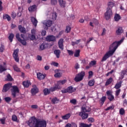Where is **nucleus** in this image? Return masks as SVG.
<instances>
[{
    "instance_id": "nucleus-1",
    "label": "nucleus",
    "mask_w": 127,
    "mask_h": 127,
    "mask_svg": "<svg viewBox=\"0 0 127 127\" xmlns=\"http://www.w3.org/2000/svg\"><path fill=\"white\" fill-rule=\"evenodd\" d=\"M124 42V39H122L120 41H115L113 42L110 46V49L113 50L108 51L106 53V54L103 57L101 61V63L103 64V62H105L107 60V59H108V58H110L111 56H113L114 55V53H115L116 50L118 49V47L120 46V44H122Z\"/></svg>"
},
{
    "instance_id": "nucleus-2",
    "label": "nucleus",
    "mask_w": 127,
    "mask_h": 127,
    "mask_svg": "<svg viewBox=\"0 0 127 127\" xmlns=\"http://www.w3.org/2000/svg\"><path fill=\"white\" fill-rule=\"evenodd\" d=\"M30 127H46L47 123L45 120H40L36 118L31 117L27 123Z\"/></svg>"
},
{
    "instance_id": "nucleus-3",
    "label": "nucleus",
    "mask_w": 127,
    "mask_h": 127,
    "mask_svg": "<svg viewBox=\"0 0 127 127\" xmlns=\"http://www.w3.org/2000/svg\"><path fill=\"white\" fill-rule=\"evenodd\" d=\"M115 6V4L113 2H109L108 3V7L107 8V11L105 13V18L106 20H109L110 18L112 17L113 15V11H112V8Z\"/></svg>"
},
{
    "instance_id": "nucleus-4",
    "label": "nucleus",
    "mask_w": 127,
    "mask_h": 127,
    "mask_svg": "<svg viewBox=\"0 0 127 127\" xmlns=\"http://www.w3.org/2000/svg\"><path fill=\"white\" fill-rule=\"evenodd\" d=\"M61 89H62V87L60 86L59 84H55L54 87H51L49 89L48 88H45L43 90V93L45 96H47V95L50 94V92H55V91Z\"/></svg>"
},
{
    "instance_id": "nucleus-5",
    "label": "nucleus",
    "mask_w": 127,
    "mask_h": 127,
    "mask_svg": "<svg viewBox=\"0 0 127 127\" xmlns=\"http://www.w3.org/2000/svg\"><path fill=\"white\" fill-rule=\"evenodd\" d=\"M20 36L23 40L20 38ZM16 38L17 39L18 41H19V42L22 45H24V46L26 45L27 43L26 40L24 39V34H21L20 35L19 33H17L16 34Z\"/></svg>"
},
{
    "instance_id": "nucleus-6",
    "label": "nucleus",
    "mask_w": 127,
    "mask_h": 127,
    "mask_svg": "<svg viewBox=\"0 0 127 127\" xmlns=\"http://www.w3.org/2000/svg\"><path fill=\"white\" fill-rule=\"evenodd\" d=\"M76 88L73 87L72 86H68L67 88L64 89L61 91L63 94H66V93H68L69 94H72L74 92H76Z\"/></svg>"
},
{
    "instance_id": "nucleus-7",
    "label": "nucleus",
    "mask_w": 127,
    "mask_h": 127,
    "mask_svg": "<svg viewBox=\"0 0 127 127\" xmlns=\"http://www.w3.org/2000/svg\"><path fill=\"white\" fill-rule=\"evenodd\" d=\"M11 89V95L13 98L16 97V94L19 93V89L17 86H13Z\"/></svg>"
},
{
    "instance_id": "nucleus-8",
    "label": "nucleus",
    "mask_w": 127,
    "mask_h": 127,
    "mask_svg": "<svg viewBox=\"0 0 127 127\" xmlns=\"http://www.w3.org/2000/svg\"><path fill=\"white\" fill-rule=\"evenodd\" d=\"M39 92V89L36 85H33L32 86V88L31 89V94L32 96H35L36 94Z\"/></svg>"
},
{
    "instance_id": "nucleus-9",
    "label": "nucleus",
    "mask_w": 127,
    "mask_h": 127,
    "mask_svg": "<svg viewBox=\"0 0 127 127\" xmlns=\"http://www.w3.org/2000/svg\"><path fill=\"white\" fill-rule=\"evenodd\" d=\"M18 52H19V50L18 49H16V50H14L12 54L13 57L16 62H19V58H18Z\"/></svg>"
},
{
    "instance_id": "nucleus-10",
    "label": "nucleus",
    "mask_w": 127,
    "mask_h": 127,
    "mask_svg": "<svg viewBox=\"0 0 127 127\" xmlns=\"http://www.w3.org/2000/svg\"><path fill=\"white\" fill-rule=\"evenodd\" d=\"M84 77H85V71H82L76 75L74 80H83Z\"/></svg>"
},
{
    "instance_id": "nucleus-11",
    "label": "nucleus",
    "mask_w": 127,
    "mask_h": 127,
    "mask_svg": "<svg viewBox=\"0 0 127 127\" xmlns=\"http://www.w3.org/2000/svg\"><path fill=\"white\" fill-rule=\"evenodd\" d=\"M78 116L80 117L83 120H87V119L89 118V114L83 112L82 111L78 113Z\"/></svg>"
},
{
    "instance_id": "nucleus-12",
    "label": "nucleus",
    "mask_w": 127,
    "mask_h": 127,
    "mask_svg": "<svg viewBox=\"0 0 127 127\" xmlns=\"http://www.w3.org/2000/svg\"><path fill=\"white\" fill-rule=\"evenodd\" d=\"M44 27H45V29H48V27H50L51 25H52V21L49 20H45L43 22Z\"/></svg>"
},
{
    "instance_id": "nucleus-13",
    "label": "nucleus",
    "mask_w": 127,
    "mask_h": 127,
    "mask_svg": "<svg viewBox=\"0 0 127 127\" xmlns=\"http://www.w3.org/2000/svg\"><path fill=\"white\" fill-rule=\"evenodd\" d=\"M106 94L108 96V99L109 100L110 102L114 101L115 100V97L113 95V93L110 90H108L106 92Z\"/></svg>"
},
{
    "instance_id": "nucleus-14",
    "label": "nucleus",
    "mask_w": 127,
    "mask_h": 127,
    "mask_svg": "<svg viewBox=\"0 0 127 127\" xmlns=\"http://www.w3.org/2000/svg\"><path fill=\"white\" fill-rule=\"evenodd\" d=\"M11 85L12 84L10 83H8L4 84V85L3 87L2 92H3V93H5L7 92V91H8V90L10 89V87H11Z\"/></svg>"
},
{
    "instance_id": "nucleus-15",
    "label": "nucleus",
    "mask_w": 127,
    "mask_h": 127,
    "mask_svg": "<svg viewBox=\"0 0 127 127\" xmlns=\"http://www.w3.org/2000/svg\"><path fill=\"white\" fill-rule=\"evenodd\" d=\"M63 43H64V39L61 38L58 42L59 47L60 49H61V50H63L64 49V45Z\"/></svg>"
},
{
    "instance_id": "nucleus-16",
    "label": "nucleus",
    "mask_w": 127,
    "mask_h": 127,
    "mask_svg": "<svg viewBox=\"0 0 127 127\" xmlns=\"http://www.w3.org/2000/svg\"><path fill=\"white\" fill-rule=\"evenodd\" d=\"M46 39L47 41H49V42L51 41H53V42L56 41V37H55V36L53 35H50V36H47Z\"/></svg>"
},
{
    "instance_id": "nucleus-17",
    "label": "nucleus",
    "mask_w": 127,
    "mask_h": 127,
    "mask_svg": "<svg viewBox=\"0 0 127 127\" xmlns=\"http://www.w3.org/2000/svg\"><path fill=\"white\" fill-rule=\"evenodd\" d=\"M81 112L84 113H90L91 112V108L89 106L82 107H81Z\"/></svg>"
},
{
    "instance_id": "nucleus-18",
    "label": "nucleus",
    "mask_w": 127,
    "mask_h": 127,
    "mask_svg": "<svg viewBox=\"0 0 127 127\" xmlns=\"http://www.w3.org/2000/svg\"><path fill=\"white\" fill-rule=\"evenodd\" d=\"M37 77L39 80H44L45 77H46V74H43L40 72H38L37 74Z\"/></svg>"
},
{
    "instance_id": "nucleus-19",
    "label": "nucleus",
    "mask_w": 127,
    "mask_h": 127,
    "mask_svg": "<svg viewBox=\"0 0 127 127\" xmlns=\"http://www.w3.org/2000/svg\"><path fill=\"white\" fill-rule=\"evenodd\" d=\"M92 22H90L89 24L90 26L94 27V25L93 24H95V25H98L99 24V20H97L96 18H93L92 19Z\"/></svg>"
},
{
    "instance_id": "nucleus-20",
    "label": "nucleus",
    "mask_w": 127,
    "mask_h": 127,
    "mask_svg": "<svg viewBox=\"0 0 127 127\" xmlns=\"http://www.w3.org/2000/svg\"><path fill=\"white\" fill-rule=\"evenodd\" d=\"M31 21L33 25H34L35 27H36V26H37V23H38V21H37L36 18L34 17H31Z\"/></svg>"
},
{
    "instance_id": "nucleus-21",
    "label": "nucleus",
    "mask_w": 127,
    "mask_h": 127,
    "mask_svg": "<svg viewBox=\"0 0 127 127\" xmlns=\"http://www.w3.org/2000/svg\"><path fill=\"white\" fill-rule=\"evenodd\" d=\"M18 28L21 33H23L24 34L26 33V29L24 27H22V25H19Z\"/></svg>"
},
{
    "instance_id": "nucleus-22",
    "label": "nucleus",
    "mask_w": 127,
    "mask_h": 127,
    "mask_svg": "<svg viewBox=\"0 0 127 127\" xmlns=\"http://www.w3.org/2000/svg\"><path fill=\"white\" fill-rule=\"evenodd\" d=\"M31 85V83L30 80H25L23 82V86L25 88H28Z\"/></svg>"
},
{
    "instance_id": "nucleus-23",
    "label": "nucleus",
    "mask_w": 127,
    "mask_h": 127,
    "mask_svg": "<svg viewBox=\"0 0 127 127\" xmlns=\"http://www.w3.org/2000/svg\"><path fill=\"white\" fill-rule=\"evenodd\" d=\"M122 84H123V81L121 80L120 81H117L114 87L115 89H116V90L120 89V88L122 87Z\"/></svg>"
},
{
    "instance_id": "nucleus-24",
    "label": "nucleus",
    "mask_w": 127,
    "mask_h": 127,
    "mask_svg": "<svg viewBox=\"0 0 127 127\" xmlns=\"http://www.w3.org/2000/svg\"><path fill=\"white\" fill-rule=\"evenodd\" d=\"M124 32V30L123 29V27H118L117 30L116 31V33L117 35H121L122 33Z\"/></svg>"
},
{
    "instance_id": "nucleus-25",
    "label": "nucleus",
    "mask_w": 127,
    "mask_h": 127,
    "mask_svg": "<svg viewBox=\"0 0 127 127\" xmlns=\"http://www.w3.org/2000/svg\"><path fill=\"white\" fill-rule=\"evenodd\" d=\"M47 44L45 43H42L39 48V50L40 51H42L43 50H44L45 49H46L47 48Z\"/></svg>"
},
{
    "instance_id": "nucleus-26",
    "label": "nucleus",
    "mask_w": 127,
    "mask_h": 127,
    "mask_svg": "<svg viewBox=\"0 0 127 127\" xmlns=\"http://www.w3.org/2000/svg\"><path fill=\"white\" fill-rule=\"evenodd\" d=\"M61 7L64 8L66 6V1L64 0H58Z\"/></svg>"
},
{
    "instance_id": "nucleus-27",
    "label": "nucleus",
    "mask_w": 127,
    "mask_h": 127,
    "mask_svg": "<svg viewBox=\"0 0 127 127\" xmlns=\"http://www.w3.org/2000/svg\"><path fill=\"white\" fill-rule=\"evenodd\" d=\"M61 53V51H60V50H55L54 51V54H55V55H56L57 58H60Z\"/></svg>"
},
{
    "instance_id": "nucleus-28",
    "label": "nucleus",
    "mask_w": 127,
    "mask_h": 127,
    "mask_svg": "<svg viewBox=\"0 0 127 127\" xmlns=\"http://www.w3.org/2000/svg\"><path fill=\"white\" fill-rule=\"evenodd\" d=\"M60 101V100H59V99H58L56 97H55L53 98V99L51 100V102H52V104L55 105V104H58L59 103Z\"/></svg>"
},
{
    "instance_id": "nucleus-29",
    "label": "nucleus",
    "mask_w": 127,
    "mask_h": 127,
    "mask_svg": "<svg viewBox=\"0 0 127 127\" xmlns=\"http://www.w3.org/2000/svg\"><path fill=\"white\" fill-rule=\"evenodd\" d=\"M28 10L30 12H32V11H35L36 10V5H33L28 8Z\"/></svg>"
},
{
    "instance_id": "nucleus-30",
    "label": "nucleus",
    "mask_w": 127,
    "mask_h": 127,
    "mask_svg": "<svg viewBox=\"0 0 127 127\" xmlns=\"http://www.w3.org/2000/svg\"><path fill=\"white\" fill-rule=\"evenodd\" d=\"M92 127V124H87L84 123L79 124V127Z\"/></svg>"
},
{
    "instance_id": "nucleus-31",
    "label": "nucleus",
    "mask_w": 127,
    "mask_h": 127,
    "mask_svg": "<svg viewBox=\"0 0 127 127\" xmlns=\"http://www.w3.org/2000/svg\"><path fill=\"white\" fill-rule=\"evenodd\" d=\"M50 17L53 20H56V18H57V15L56 14V13H52L50 14Z\"/></svg>"
},
{
    "instance_id": "nucleus-32",
    "label": "nucleus",
    "mask_w": 127,
    "mask_h": 127,
    "mask_svg": "<svg viewBox=\"0 0 127 127\" xmlns=\"http://www.w3.org/2000/svg\"><path fill=\"white\" fill-rule=\"evenodd\" d=\"M71 117V114L68 113L62 117L63 120H69Z\"/></svg>"
},
{
    "instance_id": "nucleus-33",
    "label": "nucleus",
    "mask_w": 127,
    "mask_h": 127,
    "mask_svg": "<svg viewBox=\"0 0 127 127\" xmlns=\"http://www.w3.org/2000/svg\"><path fill=\"white\" fill-rule=\"evenodd\" d=\"M121 18H122V17L120 15V14H117V13L115 14V16H114V20L115 21H119V20H120L121 19Z\"/></svg>"
},
{
    "instance_id": "nucleus-34",
    "label": "nucleus",
    "mask_w": 127,
    "mask_h": 127,
    "mask_svg": "<svg viewBox=\"0 0 127 127\" xmlns=\"http://www.w3.org/2000/svg\"><path fill=\"white\" fill-rule=\"evenodd\" d=\"M3 19H7L8 21H10V16L7 14H4L3 15Z\"/></svg>"
},
{
    "instance_id": "nucleus-35",
    "label": "nucleus",
    "mask_w": 127,
    "mask_h": 127,
    "mask_svg": "<svg viewBox=\"0 0 127 127\" xmlns=\"http://www.w3.org/2000/svg\"><path fill=\"white\" fill-rule=\"evenodd\" d=\"M125 75H126V71L125 70H122L119 77V80H123V79L125 78Z\"/></svg>"
},
{
    "instance_id": "nucleus-36",
    "label": "nucleus",
    "mask_w": 127,
    "mask_h": 127,
    "mask_svg": "<svg viewBox=\"0 0 127 127\" xmlns=\"http://www.w3.org/2000/svg\"><path fill=\"white\" fill-rule=\"evenodd\" d=\"M64 127H77V125L75 123L67 124Z\"/></svg>"
},
{
    "instance_id": "nucleus-37",
    "label": "nucleus",
    "mask_w": 127,
    "mask_h": 127,
    "mask_svg": "<svg viewBox=\"0 0 127 127\" xmlns=\"http://www.w3.org/2000/svg\"><path fill=\"white\" fill-rule=\"evenodd\" d=\"M107 99V97L106 96H103L101 99H100V103L101 105L103 106L104 105V103H105V101Z\"/></svg>"
},
{
    "instance_id": "nucleus-38",
    "label": "nucleus",
    "mask_w": 127,
    "mask_h": 127,
    "mask_svg": "<svg viewBox=\"0 0 127 127\" xmlns=\"http://www.w3.org/2000/svg\"><path fill=\"white\" fill-rule=\"evenodd\" d=\"M80 50H76L74 54V57H79L80 56Z\"/></svg>"
},
{
    "instance_id": "nucleus-39",
    "label": "nucleus",
    "mask_w": 127,
    "mask_h": 127,
    "mask_svg": "<svg viewBox=\"0 0 127 127\" xmlns=\"http://www.w3.org/2000/svg\"><path fill=\"white\" fill-rule=\"evenodd\" d=\"M13 68L16 72H20V69L17 67V65L16 64H14L13 66Z\"/></svg>"
},
{
    "instance_id": "nucleus-40",
    "label": "nucleus",
    "mask_w": 127,
    "mask_h": 127,
    "mask_svg": "<svg viewBox=\"0 0 127 127\" xmlns=\"http://www.w3.org/2000/svg\"><path fill=\"white\" fill-rule=\"evenodd\" d=\"M4 71H6V68L3 65H0V73H2Z\"/></svg>"
},
{
    "instance_id": "nucleus-41",
    "label": "nucleus",
    "mask_w": 127,
    "mask_h": 127,
    "mask_svg": "<svg viewBox=\"0 0 127 127\" xmlns=\"http://www.w3.org/2000/svg\"><path fill=\"white\" fill-rule=\"evenodd\" d=\"M96 64H97V61H92L89 63V66L90 67H92V66H95V65H96Z\"/></svg>"
},
{
    "instance_id": "nucleus-42",
    "label": "nucleus",
    "mask_w": 127,
    "mask_h": 127,
    "mask_svg": "<svg viewBox=\"0 0 127 127\" xmlns=\"http://www.w3.org/2000/svg\"><path fill=\"white\" fill-rule=\"evenodd\" d=\"M14 37V35L12 33L10 34L9 36H8V39L11 42L13 40V38Z\"/></svg>"
},
{
    "instance_id": "nucleus-43",
    "label": "nucleus",
    "mask_w": 127,
    "mask_h": 127,
    "mask_svg": "<svg viewBox=\"0 0 127 127\" xmlns=\"http://www.w3.org/2000/svg\"><path fill=\"white\" fill-rule=\"evenodd\" d=\"M126 113V111H125V109L124 108H121L119 111V114L121 116H124L125 115V113Z\"/></svg>"
},
{
    "instance_id": "nucleus-44",
    "label": "nucleus",
    "mask_w": 127,
    "mask_h": 127,
    "mask_svg": "<svg viewBox=\"0 0 127 127\" xmlns=\"http://www.w3.org/2000/svg\"><path fill=\"white\" fill-rule=\"evenodd\" d=\"M80 42H81V39H79L76 40V42H71V45H72V46H74L75 45L79 44V43H80Z\"/></svg>"
},
{
    "instance_id": "nucleus-45",
    "label": "nucleus",
    "mask_w": 127,
    "mask_h": 127,
    "mask_svg": "<svg viewBox=\"0 0 127 127\" xmlns=\"http://www.w3.org/2000/svg\"><path fill=\"white\" fill-rule=\"evenodd\" d=\"M88 85L90 87H93V86L95 84V80H90L88 82Z\"/></svg>"
},
{
    "instance_id": "nucleus-46",
    "label": "nucleus",
    "mask_w": 127,
    "mask_h": 127,
    "mask_svg": "<svg viewBox=\"0 0 127 127\" xmlns=\"http://www.w3.org/2000/svg\"><path fill=\"white\" fill-rule=\"evenodd\" d=\"M5 50L4 45H2V44H1L0 47V52L1 53H2L3 51Z\"/></svg>"
},
{
    "instance_id": "nucleus-47",
    "label": "nucleus",
    "mask_w": 127,
    "mask_h": 127,
    "mask_svg": "<svg viewBox=\"0 0 127 127\" xmlns=\"http://www.w3.org/2000/svg\"><path fill=\"white\" fill-rule=\"evenodd\" d=\"M58 1L57 0H51V4L52 5H56L57 4Z\"/></svg>"
},
{
    "instance_id": "nucleus-48",
    "label": "nucleus",
    "mask_w": 127,
    "mask_h": 127,
    "mask_svg": "<svg viewBox=\"0 0 127 127\" xmlns=\"http://www.w3.org/2000/svg\"><path fill=\"white\" fill-rule=\"evenodd\" d=\"M4 100L6 102V103H9V102L11 101V98L9 97H5L4 98Z\"/></svg>"
},
{
    "instance_id": "nucleus-49",
    "label": "nucleus",
    "mask_w": 127,
    "mask_h": 127,
    "mask_svg": "<svg viewBox=\"0 0 127 127\" xmlns=\"http://www.w3.org/2000/svg\"><path fill=\"white\" fill-rule=\"evenodd\" d=\"M12 121L13 122H17V117L15 115H13L12 116Z\"/></svg>"
},
{
    "instance_id": "nucleus-50",
    "label": "nucleus",
    "mask_w": 127,
    "mask_h": 127,
    "mask_svg": "<svg viewBox=\"0 0 127 127\" xmlns=\"http://www.w3.org/2000/svg\"><path fill=\"white\" fill-rule=\"evenodd\" d=\"M66 83V80H60L58 82V83L57 85H59V84H62V85H64V84H65ZM60 86V85H59Z\"/></svg>"
},
{
    "instance_id": "nucleus-51",
    "label": "nucleus",
    "mask_w": 127,
    "mask_h": 127,
    "mask_svg": "<svg viewBox=\"0 0 127 127\" xmlns=\"http://www.w3.org/2000/svg\"><path fill=\"white\" fill-rule=\"evenodd\" d=\"M70 103L73 104V105H76L77 104V100L73 99L70 100Z\"/></svg>"
},
{
    "instance_id": "nucleus-52",
    "label": "nucleus",
    "mask_w": 127,
    "mask_h": 127,
    "mask_svg": "<svg viewBox=\"0 0 127 127\" xmlns=\"http://www.w3.org/2000/svg\"><path fill=\"white\" fill-rule=\"evenodd\" d=\"M0 122L1 125H4L5 124V118L3 117V118L0 119Z\"/></svg>"
},
{
    "instance_id": "nucleus-53",
    "label": "nucleus",
    "mask_w": 127,
    "mask_h": 127,
    "mask_svg": "<svg viewBox=\"0 0 127 127\" xmlns=\"http://www.w3.org/2000/svg\"><path fill=\"white\" fill-rule=\"evenodd\" d=\"M66 31L67 33H70L71 31V27L70 26H67L66 28Z\"/></svg>"
},
{
    "instance_id": "nucleus-54",
    "label": "nucleus",
    "mask_w": 127,
    "mask_h": 127,
    "mask_svg": "<svg viewBox=\"0 0 127 127\" xmlns=\"http://www.w3.org/2000/svg\"><path fill=\"white\" fill-rule=\"evenodd\" d=\"M93 39H94V38H89V40H88L86 42V46H88V45L89 44V43H90V42H91V41H92V40H93Z\"/></svg>"
},
{
    "instance_id": "nucleus-55",
    "label": "nucleus",
    "mask_w": 127,
    "mask_h": 127,
    "mask_svg": "<svg viewBox=\"0 0 127 127\" xmlns=\"http://www.w3.org/2000/svg\"><path fill=\"white\" fill-rule=\"evenodd\" d=\"M67 51L69 55H73L74 54V52L72 50H67Z\"/></svg>"
},
{
    "instance_id": "nucleus-56",
    "label": "nucleus",
    "mask_w": 127,
    "mask_h": 127,
    "mask_svg": "<svg viewBox=\"0 0 127 127\" xmlns=\"http://www.w3.org/2000/svg\"><path fill=\"white\" fill-rule=\"evenodd\" d=\"M88 121L89 123H94L95 119L93 118H89L88 119Z\"/></svg>"
},
{
    "instance_id": "nucleus-57",
    "label": "nucleus",
    "mask_w": 127,
    "mask_h": 127,
    "mask_svg": "<svg viewBox=\"0 0 127 127\" xmlns=\"http://www.w3.org/2000/svg\"><path fill=\"white\" fill-rule=\"evenodd\" d=\"M112 82H113V80H108L106 82L105 86H109V85H110Z\"/></svg>"
},
{
    "instance_id": "nucleus-58",
    "label": "nucleus",
    "mask_w": 127,
    "mask_h": 127,
    "mask_svg": "<svg viewBox=\"0 0 127 127\" xmlns=\"http://www.w3.org/2000/svg\"><path fill=\"white\" fill-rule=\"evenodd\" d=\"M114 106H109L105 109V111H110V110H114Z\"/></svg>"
},
{
    "instance_id": "nucleus-59",
    "label": "nucleus",
    "mask_w": 127,
    "mask_h": 127,
    "mask_svg": "<svg viewBox=\"0 0 127 127\" xmlns=\"http://www.w3.org/2000/svg\"><path fill=\"white\" fill-rule=\"evenodd\" d=\"M30 40H35V35H31V36L30 37Z\"/></svg>"
},
{
    "instance_id": "nucleus-60",
    "label": "nucleus",
    "mask_w": 127,
    "mask_h": 127,
    "mask_svg": "<svg viewBox=\"0 0 127 127\" xmlns=\"http://www.w3.org/2000/svg\"><path fill=\"white\" fill-rule=\"evenodd\" d=\"M7 77V80H13L12 77H11V75H10V74H8L6 76Z\"/></svg>"
},
{
    "instance_id": "nucleus-61",
    "label": "nucleus",
    "mask_w": 127,
    "mask_h": 127,
    "mask_svg": "<svg viewBox=\"0 0 127 127\" xmlns=\"http://www.w3.org/2000/svg\"><path fill=\"white\" fill-rule=\"evenodd\" d=\"M31 109H38V106L37 105H32L31 106Z\"/></svg>"
},
{
    "instance_id": "nucleus-62",
    "label": "nucleus",
    "mask_w": 127,
    "mask_h": 127,
    "mask_svg": "<svg viewBox=\"0 0 127 127\" xmlns=\"http://www.w3.org/2000/svg\"><path fill=\"white\" fill-rule=\"evenodd\" d=\"M41 34L42 36H45V35H46V31L45 30H42Z\"/></svg>"
},
{
    "instance_id": "nucleus-63",
    "label": "nucleus",
    "mask_w": 127,
    "mask_h": 127,
    "mask_svg": "<svg viewBox=\"0 0 127 127\" xmlns=\"http://www.w3.org/2000/svg\"><path fill=\"white\" fill-rule=\"evenodd\" d=\"M121 93V89H118L116 91V96H119Z\"/></svg>"
},
{
    "instance_id": "nucleus-64",
    "label": "nucleus",
    "mask_w": 127,
    "mask_h": 127,
    "mask_svg": "<svg viewBox=\"0 0 127 127\" xmlns=\"http://www.w3.org/2000/svg\"><path fill=\"white\" fill-rule=\"evenodd\" d=\"M127 105V99H125L123 101V106L124 107H126Z\"/></svg>"
}]
</instances>
